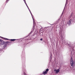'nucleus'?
<instances>
[{
  "mask_svg": "<svg viewBox=\"0 0 75 75\" xmlns=\"http://www.w3.org/2000/svg\"><path fill=\"white\" fill-rule=\"evenodd\" d=\"M68 23L69 24H71V21H69L68 22Z\"/></svg>",
  "mask_w": 75,
  "mask_h": 75,
  "instance_id": "5",
  "label": "nucleus"
},
{
  "mask_svg": "<svg viewBox=\"0 0 75 75\" xmlns=\"http://www.w3.org/2000/svg\"><path fill=\"white\" fill-rule=\"evenodd\" d=\"M4 43V41L1 39H0V45H3Z\"/></svg>",
  "mask_w": 75,
  "mask_h": 75,
  "instance_id": "4",
  "label": "nucleus"
},
{
  "mask_svg": "<svg viewBox=\"0 0 75 75\" xmlns=\"http://www.w3.org/2000/svg\"><path fill=\"white\" fill-rule=\"evenodd\" d=\"M49 70L48 69H46V71L43 72V74H47V72H48V71Z\"/></svg>",
  "mask_w": 75,
  "mask_h": 75,
  "instance_id": "2",
  "label": "nucleus"
},
{
  "mask_svg": "<svg viewBox=\"0 0 75 75\" xmlns=\"http://www.w3.org/2000/svg\"><path fill=\"white\" fill-rule=\"evenodd\" d=\"M70 64L71 66L72 67L74 64V60H73V59L71 58L70 59Z\"/></svg>",
  "mask_w": 75,
  "mask_h": 75,
  "instance_id": "1",
  "label": "nucleus"
},
{
  "mask_svg": "<svg viewBox=\"0 0 75 75\" xmlns=\"http://www.w3.org/2000/svg\"><path fill=\"white\" fill-rule=\"evenodd\" d=\"M26 6H27V7H28V6H27V5H26Z\"/></svg>",
  "mask_w": 75,
  "mask_h": 75,
  "instance_id": "8",
  "label": "nucleus"
},
{
  "mask_svg": "<svg viewBox=\"0 0 75 75\" xmlns=\"http://www.w3.org/2000/svg\"><path fill=\"white\" fill-rule=\"evenodd\" d=\"M54 71L55 72L56 74H57V73H58V72H59V69H58L57 70L56 69H55L54 70Z\"/></svg>",
  "mask_w": 75,
  "mask_h": 75,
  "instance_id": "3",
  "label": "nucleus"
},
{
  "mask_svg": "<svg viewBox=\"0 0 75 75\" xmlns=\"http://www.w3.org/2000/svg\"><path fill=\"white\" fill-rule=\"evenodd\" d=\"M11 40L12 41H15L16 39H11Z\"/></svg>",
  "mask_w": 75,
  "mask_h": 75,
  "instance_id": "6",
  "label": "nucleus"
},
{
  "mask_svg": "<svg viewBox=\"0 0 75 75\" xmlns=\"http://www.w3.org/2000/svg\"><path fill=\"white\" fill-rule=\"evenodd\" d=\"M31 14L32 15V14H31Z\"/></svg>",
  "mask_w": 75,
  "mask_h": 75,
  "instance_id": "9",
  "label": "nucleus"
},
{
  "mask_svg": "<svg viewBox=\"0 0 75 75\" xmlns=\"http://www.w3.org/2000/svg\"><path fill=\"white\" fill-rule=\"evenodd\" d=\"M40 40H41V41H42V38L41 39H40Z\"/></svg>",
  "mask_w": 75,
  "mask_h": 75,
  "instance_id": "7",
  "label": "nucleus"
}]
</instances>
